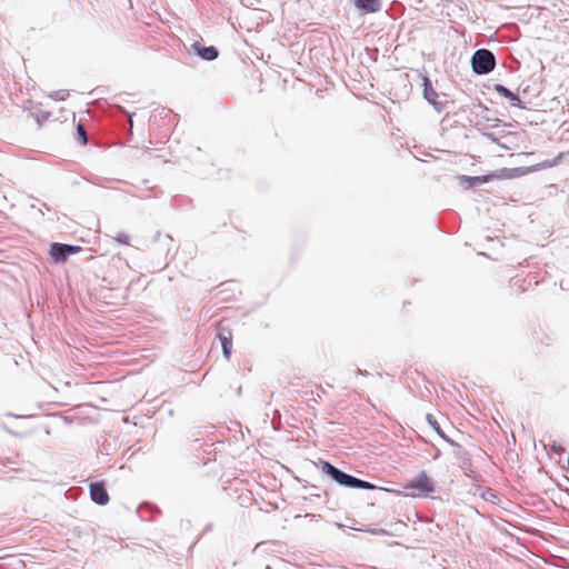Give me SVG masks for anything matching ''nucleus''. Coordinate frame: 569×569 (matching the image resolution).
<instances>
[{"instance_id":"nucleus-20","label":"nucleus","mask_w":569,"mask_h":569,"mask_svg":"<svg viewBox=\"0 0 569 569\" xmlns=\"http://www.w3.org/2000/svg\"><path fill=\"white\" fill-rule=\"evenodd\" d=\"M358 373H359V375H368V372H367V371H362V370H360V369L358 370Z\"/></svg>"},{"instance_id":"nucleus-18","label":"nucleus","mask_w":569,"mask_h":569,"mask_svg":"<svg viewBox=\"0 0 569 569\" xmlns=\"http://www.w3.org/2000/svg\"><path fill=\"white\" fill-rule=\"evenodd\" d=\"M43 210L51 211V208L47 203H42Z\"/></svg>"},{"instance_id":"nucleus-6","label":"nucleus","mask_w":569,"mask_h":569,"mask_svg":"<svg viewBox=\"0 0 569 569\" xmlns=\"http://www.w3.org/2000/svg\"><path fill=\"white\" fill-rule=\"evenodd\" d=\"M90 498L99 506H104L110 498L103 482H92L89 487Z\"/></svg>"},{"instance_id":"nucleus-17","label":"nucleus","mask_w":569,"mask_h":569,"mask_svg":"<svg viewBox=\"0 0 569 569\" xmlns=\"http://www.w3.org/2000/svg\"><path fill=\"white\" fill-rule=\"evenodd\" d=\"M482 136L488 139V140H491L493 142H498V138L495 136L493 132H482Z\"/></svg>"},{"instance_id":"nucleus-10","label":"nucleus","mask_w":569,"mask_h":569,"mask_svg":"<svg viewBox=\"0 0 569 569\" xmlns=\"http://www.w3.org/2000/svg\"><path fill=\"white\" fill-rule=\"evenodd\" d=\"M491 178H492V176H490V174H488V176H475V177L461 176L460 177V181H461L462 184H466L467 188H472V187H477V186H480V184H483V183L488 182Z\"/></svg>"},{"instance_id":"nucleus-8","label":"nucleus","mask_w":569,"mask_h":569,"mask_svg":"<svg viewBox=\"0 0 569 569\" xmlns=\"http://www.w3.org/2000/svg\"><path fill=\"white\" fill-rule=\"evenodd\" d=\"M493 89L499 96L506 98L510 102L511 106L522 108V102H521L519 96L516 94L515 92H512L506 86L497 83V84H495Z\"/></svg>"},{"instance_id":"nucleus-16","label":"nucleus","mask_w":569,"mask_h":569,"mask_svg":"<svg viewBox=\"0 0 569 569\" xmlns=\"http://www.w3.org/2000/svg\"><path fill=\"white\" fill-rule=\"evenodd\" d=\"M114 240L120 244H129V236L123 232L118 233Z\"/></svg>"},{"instance_id":"nucleus-1","label":"nucleus","mask_w":569,"mask_h":569,"mask_svg":"<svg viewBox=\"0 0 569 569\" xmlns=\"http://www.w3.org/2000/svg\"><path fill=\"white\" fill-rule=\"evenodd\" d=\"M321 471L322 473L330 477L333 481H336L338 485L346 487V488H353V489H363V490H373L376 489V485L362 480L360 478H357L352 475H349L336 466L331 465L329 461H321Z\"/></svg>"},{"instance_id":"nucleus-11","label":"nucleus","mask_w":569,"mask_h":569,"mask_svg":"<svg viewBox=\"0 0 569 569\" xmlns=\"http://www.w3.org/2000/svg\"><path fill=\"white\" fill-rule=\"evenodd\" d=\"M426 418H427L428 423L432 427V429H433V430H435V431H436V432H437V433H438V435H439L443 440H446V441H447L448 443H450L451 446H456V447H458V446H459L455 440L450 439V438H449V437H448V436L442 431V429H441L440 425L438 423V421L436 420V418H435L432 415L428 413Z\"/></svg>"},{"instance_id":"nucleus-5","label":"nucleus","mask_w":569,"mask_h":569,"mask_svg":"<svg viewBox=\"0 0 569 569\" xmlns=\"http://www.w3.org/2000/svg\"><path fill=\"white\" fill-rule=\"evenodd\" d=\"M423 98L435 108L437 112H441L447 103L439 100L438 92L433 89L432 82L428 77L422 79Z\"/></svg>"},{"instance_id":"nucleus-13","label":"nucleus","mask_w":569,"mask_h":569,"mask_svg":"<svg viewBox=\"0 0 569 569\" xmlns=\"http://www.w3.org/2000/svg\"><path fill=\"white\" fill-rule=\"evenodd\" d=\"M0 569H24V562L16 556H10L0 565Z\"/></svg>"},{"instance_id":"nucleus-15","label":"nucleus","mask_w":569,"mask_h":569,"mask_svg":"<svg viewBox=\"0 0 569 569\" xmlns=\"http://www.w3.org/2000/svg\"><path fill=\"white\" fill-rule=\"evenodd\" d=\"M49 97L56 101H62L68 97V92L66 90H58L51 92Z\"/></svg>"},{"instance_id":"nucleus-19","label":"nucleus","mask_w":569,"mask_h":569,"mask_svg":"<svg viewBox=\"0 0 569 569\" xmlns=\"http://www.w3.org/2000/svg\"><path fill=\"white\" fill-rule=\"evenodd\" d=\"M557 163H558V159L556 158V159L552 160V162L549 163V166H555Z\"/></svg>"},{"instance_id":"nucleus-4","label":"nucleus","mask_w":569,"mask_h":569,"mask_svg":"<svg viewBox=\"0 0 569 569\" xmlns=\"http://www.w3.org/2000/svg\"><path fill=\"white\" fill-rule=\"evenodd\" d=\"M81 251V247L54 242L50 247V256L56 262H64L71 254Z\"/></svg>"},{"instance_id":"nucleus-21","label":"nucleus","mask_w":569,"mask_h":569,"mask_svg":"<svg viewBox=\"0 0 569 569\" xmlns=\"http://www.w3.org/2000/svg\"><path fill=\"white\" fill-rule=\"evenodd\" d=\"M264 569H271V567H270L269 565H267V566L264 567Z\"/></svg>"},{"instance_id":"nucleus-14","label":"nucleus","mask_w":569,"mask_h":569,"mask_svg":"<svg viewBox=\"0 0 569 569\" xmlns=\"http://www.w3.org/2000/svg\"><path fill=\"white\" fill-rule=\"evenodd\" d=\"M77 134H78L79 139L81 140V143L87 144V142H88L87 131L81 123H79L77 126Z\"/></svg>"},{"instance_id":"nucleus-3","label":"nucleus","mask_w":569,"mask_h":569,"mask_svg":"<svg viewBox=\"0 0 569 569\" xmlns=\"http://www.w3.org/2000/svg\"><path fill=\"white\" fill-rule=\"evenodd\" d=\"M406 489L412 490L411 496L426 497L435 491V483L425 471L418 473L417 477L411 479Z\"/></svg>"},{"instance_id":"nucleus-2","label":"nucleus","mask_w":569,"mask_h":569,"mask_svg":"<svg viewBox=\"0 0 569 569\" xmlns=\"http://www.w3.org/2000/svg\"><path fill=\"white\" fill-rule=\"evenodd\" d=\"M496 67V57L488 49H478L473 52L471 57V68L472 71L478 74H488Z\"/></svg>"},{"instance_id":"nucleus-7","label":"nucleus","mask_w":569,"mask_h":569,"mask_svg":"<svg viewBox=\"0 0 569 569\" xmlns=\"http://www.w3.org/2000/svg\"><path fill=\"white\" fill-rule=\"evenodd\" d=\"M190 50L206 61H213L219 56V51L214 46L206 47L198 41L191 44Z\"/></svg>"},{"instance_id":"nucleus-9","label":"nucleus","mask_w":569,"mask_h":569,"mask_svg":"<svg viewBox=\"0 0 569 569\" xmlns=\"http://www.w3.org/2000/svg\"><path fill=\"white\" fill-rule=\"evenodd\" d=\"M355 6L362 13H375L381 10V0H353Z\"/></svg>"},{"instance_id":"nucleus-12","label":"nucleus","mask_w":569,"mask_h":569,"mask_svg":"<svg viewBox=\"0 0 569 569\" xmlns=\"http://www.w3.org/2000/svg\"><path fill=\"white\" fill-rule=\"evenodd\" d=\"M218 338L221 342L222 353L224 358L229 359L232 349V339L230 332H228L227 335L223 332H219Z\"/></svg>"}]
</instances>
